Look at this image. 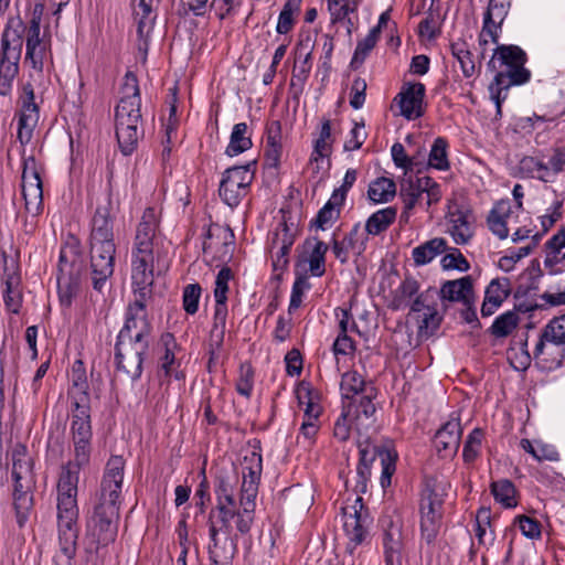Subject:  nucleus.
<instances>
[{
  "label": "nucleus",
  "instance_id": "nucleus-38",
  "mask_svg": "<svg viewBox=\"0 0 565 565\" xmlns=\"http://www.w3.org/2000/svg\"><path fill=\"white\" fill-rule=\"evenodd\" d=\"M448 141L444 137H437L428 153L427 167L446 171L450 168L448 160Z\"/></svg>",
  "mask_w": 565,
  "mask_h": 565
},
{
  "label": "nucleus",
  "instance_id": "nucleus-45",
  "mask_svg": "<svg viewBox=\"0 0 565 565\" xmlns=\"http://www.w3.org/2000/svg\"><path fill=\"white\" fill-rule=\"evenodd\" d=\"M302 0H287L278 17L276 32L287 34L295 25L294 14L300 11Z\"/></svg>",
  "mask_w": 565,
  "mask_h": 565
},
{
  "label": "nucleus",
  "instance_id": "nucleus-58",
  "mask_svg": "<svg viewBox=\"0 0 565 565\" xmlns=\"http://www.w3.org/2000/svg\"><path fill=\"white\" fill-rule=\"evenodd\" d=\"M544 338H550L554 344H565V315L554 318L544 328Z\"/></svg>",
  "mask_w": 565,
  "mask_h": 565
},
{
  "label": "nucleus",
  "instance_id": "nucleus-17",
  "mask_svg": "<svg viewBox=\"0 0 565 565\" xmlns=\"http://www.w3.org/2000/svg\"><path fill=\"white\" fill-rule=\"evenodd\" d=\"M302 247L303 253L298 255L296 267L308 263L312 276H323L326 273V254L329 249L328 244L313 236L306 238Z\"/></svg>",
  "mask_w": 565,
  "mask_h": 565
},
{
  "label": "nucleus",
  "instance_id": "nucleus-21",
  "mask_svg": "<svg viewBox=\"0 0 565 565\" xmlns=\"http://www.w3.org/2000/svg\"><path fill=\"white\" fill-rule=\"evenodd\" d=\"M111 194H108L106 205L97 206L92 220L89 242H114V221L110 216Z\"/></svg>",
  "mask_w": 565,
  "mask_h": 565
},
{
  "label": "nucleus",
  "instance_id": "nucleus-13",
  "mask_svg": "<svg viewBox=\"0 0 565 565\" xmlns=\"http://www.w3.org/2000/svg\"><path fill=\"white\" fill-rule=\"evenodd\" d=\"M21 109L18 120V139L21 143L31 140L34 127L39 121V106L35 103L34 89L31 83L23 85V94L20 97Z\"/></svg>",
  "mask_w": 565,
  "mask_h": 565
},
{
  "label": "nucleus",
  "instance_id": "nucleus-31",
  "mask_svg": "<svg viewBox=\"0 0 565 565\" xmlns=\"http://www.w3.org/2000/svg\"><path fill=\"white\" fill-rule=\"evenodd\" d=\"M397 215V209L388 206L373 213L365 223V233L367 235H380L385 232L394 222Z\"/></svg>",
  "mask_w": 565,
  "mask_h": 565
},
{
  "label": "nucleus",
  "instance_id": "nucleus-4",
  "mask_svg": "<svg viewBox=\"0 0 565 565\" xmlns=\"http://www.w3.org/2000/svg\"><path fill=\"white\" fill-rule=\"evenodd\" d=\"M445 495V483L431 476L424 478L419 505L420 536L427 545H433L439 534Z\"/></svg>",
  "mask_w": 565,
  "mask_h": 565
},
{
  "label": "nucleus",
  "instance_id": "nucleus-29",
  "mask_svg": "<svg viewBox=\"0 0 565 565\" xmlns=\"http://www.w3.org/2000/svg\"><path fill=\"white\" fill-rule=\"evenodd\" d=\"M138 124L134 121L115 122L116 138L124 156H130L137 148L139 139Z\"/></svg>",
  "mask_w": 565,
  "mask_h": 565
},
{
  "label": "nucleus",
  "instance_id": "nucleus-49",
  "mask_svg": "<svg viewBox=\"0 0 565 565\" xmlns=\"http://www.w3.org/2000/svg\"><path fill=\"white\" fill-rule=\"evenodd\" d=\"M484 433L481 428H475L463 444L462 458L467 463L473 462L479 456Z\"/></svg>",
  "mask_w": 565,
  "mask_h": 565
},
{
  "label": "nucleus",
  "instance_id": "nucleus-16",
  "mask_svg": "<svg viewBox=\"0 0 565 565\" xmlns=\"http://www.w3.org/2000/svg\"><path fill=\"white\" fill-rule=\"evenodd\" d=\"M126 87H131L132 94L122 97L115 108V122L141 120V98L137 76L132 72L125 75Z\"/></svg>",
  "mask_w": 565,
  "mask_h": 565
},
{
  "label": "nucleus",
  "instance_id": "nucleus-52",
  "mask_svg": "<svg viewBox=\"0 0 565 565\" xmlns=\"http://www.w3.org/2000/svg\"><path fill=\"white\" fill-rule=\"evenodd\" d=\"M511 294V282L507 277L495 278L490 281L484 291V297L490 298L493 301V298L498 300V305H502V302L510 296Z\"/></svg>",
  "mask_w": 565,
  "mask_h": 565
},
{
  "label": "nucleus",
  "instance_id": "nucleus-64",
  "mask_svg": "<svg viewBox=\"0 0 565 565\" xmlns=\"http://www.w3.org/2000/svg\"><path fill=\"white\" fill-rule=\"evenodd\" d=\"M232 269L227 266L222 267L216 275L214 298L220 299V302L222 300H227L228 281L232 279Z\"/></svg>",
  "mask_w": 565,
  "mask_h": 565
},
{
  "label": "nucleus",
  "instance_id": "nucleus-59",
  "mask_svg": "<svg viewBox=\"0 0 565 565\" xmlns=\"http://www.w3.org/2000/svg\"><path fill=\"white\" fill-rule=\"evenodd\" d=\"M440 264L445 270L456 269L459 271H468L470 268L469 262L458 248H451V253L446 254L441 258Z\"/></svg>",
  "mask_w": 565,
  "mask_h": 565
},
{
  "label": "nucleus",
  "instance_id": "nucleus-33",
  "mask_svg": "<svg viewBox=\"0 0 565 565\" xmlns=\"http://www.w3.org/2000/svg\"><path fill=\"white\" fill-rule=\"evenodd\" d=\"M248 126L246 122H238L234 125L230 142L225 149V154L235 157L253 147V141L249 136H246Z\"/></svg>",
  "mask_w": 565,
  "mask_h": 565
},
{
  "label": "nucleus",
  "instance_id": "nucleus-6",
  "mask_svg": "<svg viewBox=\"0 0 565 565\" xmlns=\"http://www.w3.org/2000/svg\"><path fill=\"white\" fill-rule=\"evenodd\" d=\"M90 280L93 289L103 294L110 287L109 278L115 269L116 245L114 242H89Z\"/></svg>",
  "mask_w": 565,
  "mask_h": 565
},
{
  "label": "nucleus",
  "instance_id": "nucleus-24",
  "mask_svg": "<svg viewBox=\"0 0 565 565\" xmlns=\"http://www.w3.org/2000/svg\"><path fill=\"white\" fill-rule=\"evenodd\" d=\"M370 522L371 520L367 512L363 513L355 510L347 516L343 529L350 542L354 543V546L365 541L369 534Z\"/></svg>",
  "mask_w": 565,
  "mask_h": 565
},
{
  "label": "nucleus",
  "instance_id": "nucleus-35",
  "mask_svg": "<svg viewBox=\"0 0 565 565\" xmlns=\"http://www.w3.org/2000/svg\"><path fill=\"white\" fill-rule=\"evenodd\" d=\"M396 194L395 182L386 177L377 178L367 189V198L374 203H387Z\"/></svg>",
  "mask_w": 565,
  "mask_h": 565
},
{
  "label": "nucleus",
  "instance_id": "nucleus-10",
  "mask_svg": "<svg viewBox=\"0 0 565 565\" xmlns=\"http://www.w3.org/2000/svg\"><path fill=\"white\" fill-rule=\"evenodd\" d=\"M381 525L383 529L382 545L385 565H402L405 558L402 522L385 516L381 520Z\"/></svg>",
  "mask_w": 565,
  "mask_h": 565
},
{
  "label": "nucleus",
  "instance_id": "nucleus-56",
  "mask_svg": "<svg viewBox=\"0 0 565 565\" xmlns=\"http://www.w3.org/2000/svg\"><path fill=\"white\" fill-rule=\"evenodd\" d=\"M399 195L404 202L406 211H412L422 193L418 186H416L415 180L408 178L401 181Z\"/></svg>",
  "mask_w": 565,
  "mask_h": 565
},
{
  "label": "nucleus",
  "instance_id": "nucleus-15",
  "mask_svg": "<svg viewBox=\"0 0 565 565\" xmlns=\"http://www.w3.org/2000/svg\"><path fill=\"white\" fill-rule=\"evenodd\" d=\"M13 484V507L19 527H23L33 510L34 501L31 489L34 484L33 476L23 477L19 473L12 475Z\"/></svg>",
  "mask_w": 565,
  "mask_h": 565
},
{
  "label": "nucleus",
  "instance_id": "nucleus-48",
  "mask_svg": "<svg viewBox=\"0 0 565 565\" xmlns=\"http://www.w3.org/2000/svg\"><path fill=\"white\" fill-rule=\"evenodd\" d=\"M227 300L215 299V310H214V324L211 331V337L215 339V347L218 349L223 344L224 333H225V323L227 317Z\"/></svg>",
  "mask_w": 565,
  "mask_h": 565
},
{
  "label": "nucleus",
  "instance_id": "nucleus-23",
  "mask_svg": "<svg viewBox=\"0 0 565 565\" xmlns=\"http://www.w3.org/2000/svg\"><path fill=\"white\" fill-rule=\"evenodd\" d=\"M282 220L273 234L270 249L274 250L278 245L292 247L297 236L300 233L298 224L292 221L291 213L285 209L280 210Z\"/></svg>",
  "mask_w": 565,
  "mask_h": 565
},
{
  "label": "nucleus",
  "instance_id": "nucleus-3",
  "mask_svg": "<svg viewBox=\"0 0 565 565\" xmlns=\"http://www.w3.org/2000/svg\"><path fill=\"white\" fill-rule=\"evenodd\" d=\"M141 327L134 339L116 340L114 348L115 366L118 372L124 373L132 382L138 381L143 371V362L150 348V335L152 324L148 316L140 318Z\"/></svg>",
  "mask_w": 565,
  "mask_h": 565
},
{
  "label": "nucleus",
  "instance_id": "nucleus-14",
  "mask_svg": "<svg viewBox=\"0 0 565 565\" xmlns=\"http://www.w3.org/2000/svg\"><path fill=\"white\" fill-rule=\"evenodd\" d=\"M426 87L423 83H405L401 92L395 96L401 109V115L406 119L420 118L425 114L423 106Z\"/></svg>",
  "mask_w": 565,
  "mask_h": 565
},
{
  "label": "nucleus",
  "instance_id": "nucleus-34",
  "mask_svg": "<svg viewBox=\"0 0 565 565\" xmlns=\"http://www.w3.org/2000/svg\"><path fill=\"white\" fill-rule=\"evenodd\" d=\"M57 520L58 523H77L78 507L76 501L77 493L57 491Z\"/></svg>",
  "mask_w": 565,
  "mask_h": 565
},
{
  "label": "nucleus",
  "instance_id": "nucleus-46",
  "mask_svg": "<svg viewBox=\"0 0 565 565\" xmlns=\"http://www.w3.org/2000/svg\"><path fill=\"white\" fill-rule=\"evenodd\" d=\"M519 321V316L514 311H507L495 318L489 332L495 338H505L518 327Z\"/></svg>",
  "mask_w": 565,
  "mask_h": 565
},
{
  "label": "nucleus",
  "instance_id": "nucleus-30",
  "mask_svg": "<svg viewBox=\"0 0 565 565\" xmlns=\"http://www.w3.org/2000/svg\"><path fill=\"white\" fill-rule=\"evenodd\" d=\"M447 249L448 246L446 239L443 237H435L415 247L412 255L415 265L423 266L430 263L437 255Z\"/></svg>",
  "mask_w": 565,
  "mask_h": 565
},
{
  "label": "nucleus",
  "instance_id": "nucleus-8",
  "mask_svg": "<svg viewBox=\"0 0 565 565\" xmlns=\"http://www.w3.org/2000/svg\"><path fill=\"white\" fill-rule=\"evenodd\" d=\"M26 30L24 22L19 15L10 18L7 22L1 36V52H3L4 61L8 64L3 70L7 78L17 75L19 72L23 34Z\"/></svg>",
  "mask_w": 565,
  "mask_h": 565
},
{
  "label": "nucleus",
  "instance_id": "nucleus-39",
  "mask_svg": "<svg viewBox=\"0 0 565 565\" xmlns=\"http://www.w3.org/2000/svg\"><path fill=\"white\" fill-rule=\"evenodd\" d=\"M490 489L492 495L494 497V500L499 502L502 507L508 509L516 507V490L511 480L501 479L498 481H493L490 486Z\"/></svg>",
  "mask_w": 565,
  "mask_h": 565
},
{
  "label": "nucleus",
  "instance_id": "nucleus-61",
  "mask_svg": "<svg viewBox=\"0 0 565 565\" xmlns=\"http://www.w3.org/2000/svg\"><path fill=\"white\" fill-rule=\"evenodd\" d=\"M230 550H226L225 546L222 547V554L217 553L212 548V546H209V559L212 563V565H220L221 558L224 559V565H231L232 561L237 553V535H234L233 537H230Z\"/></svg>",
  "mask_w": 565,
  "mask_h": 565
},
{
  "label": "nucleus",
  "instance_id": "nucleus-27",
  "mask_svg": "<svg viewBox=\"0 0 565 565\" xmlns=\"http://www.w3.org/2000/svg\"><path fill=\"white\" fill-rule=\"evenodd\" d=\"M511 214V206L509 201L499 202L490 212L487 217L489 230L499 239H505L509 236L508 218Z\"/></svg>",
  "mask_w": 565,
  "mask_h": 565
},
{
  "label": "nucleus",
  "instance_id": "nucleus-37",
  "mask_svg": "<svg viewBox=\"0 0 565 565\" xmlns=\"http://www.w3.org/2000/svg\"><path fill=\"white\" fill-rule=\"evenodd\" d=\"M342 205L343 204H340V202H337L333 198H330L318 211L316 217L310 221L309 227L326 231L331 222L339 218Z\"/></svg>",
  "mask_w": 565,
  "mask_h": 565
},
{
  "label": "nucleus",
  "instance_id": "nucleus-9",
  "mask_svg": "<svg viewBox=\"0 0 565 565\" xmlns=\"http://www.w3.org/2000/svg\"><path fill=\"white\" fill-rule=\"evenodd\" d=\"M493 57H497L500 66H505V70L501 72L510 76L511 81L519 83L530 82L532 74L525 67L527 55L520 46L498 44L493 51Z\"/></svg>",
  "mask_w": 565,
  "mask_h": 565
},
{
  "label": "nucleus",
  "instance_id": "nucleus-28",
  "mask_svg": "<svg viewBox=\"0 0 565 565\" xmlns=\"http://www.w3.org/2000/svg\"><path fill=\"white\" fill-rule=\"evenodd\" d=\"M90 459H86L83 462L74 459L62 466V472L57 482V491L60 492H75L77 493V484L79 480V471L82 468L89 463Z\"/></svg>",
  "mask_w": 565,
  "mask_h": 565
},
{
  "label": "nucleus",
  "instance_id": "nucleus-19",
  "mask_svg": "<svg viewBox=\"0 0 565 565\" xmlns=\"http://www.w3.org/2000/svg\"><path fill=\"white\" fill-rule=\"evenodd\" d=\"M461 434L459 418L451 417L435 434L434 445L438 455L443 458L454 456L460 446Z\"/></svg>",
  "mask_w": 565,
  "mask_h": 565
},
{
  "label": "nucleus",
  "instance_id": "nucleus-51",
  "mask_svg": "<svg viewBox=\"0 0 565 565\" xmlns=\"http://www.w3.org/2000/svg\"><path fill=\"white\" fill-rule=\"evenodd\" d=\"M71 418V424H76L81 422H92L89 395L87 391H82L81 395L72 402Z\"/></svg>",
  "mask_w": 565,
  "mask_h": 565
},
{
  "label": "nucleus",
  "instance_id": "nucleus-40",
  "mask_svg": "<svg viewBox=\"0 0 565 565\" xmlns=\"http://www.w3.org/2000/svg\"><path fill=\"white\" fill-rule=\"evenodd\" d=\"M519 173L524 178H537L541 181L548 182L550 168L544 162L534 157H523L518 166Z\"/></svg>",
  "mask_w": 565,
  "mask_h": 565
},
{
  "label": "nucleus",
  "instance_id": "nucleus-41",
  "mask_svg": "<svg viewBox=\"0 0 565 565\" xmlns=\"http://www.w3.org/2000/svg\"><path fill=\"white\" fill-rule=\"evenodd\" d=\"M153 255H135L131 260V279L132 281H153Z\"/></svg>",
  "mask_w": 565,
  "mask_h": 565
},
{
  "label": "nucleus",
  "instance_id": "nucleus-20",
  "mask_svg": "<svg viewBox=\"0 0 565 565\" xmlns=\"http://www.w3.org/2000/svg\"><path fill=\"white\" fill-rule=\"evenodd\" d=\"M435 292L441 300L445 310L447 309V306L445 305L446 301L461 302L463 305L466 302L471 303V300H476L473 280L471 276H465L455 280H446L443 282L439 291L435 290Z\"/></svg>",
  "mask_w": 565,
  "mask_h": 565
},
{
  "label": "nucleus",
  "instance_id": "nucleus-1",
  "mask_svg": "<svg viewBox=\"0 0 565 565\" xmlns=\"http://www.w3.org/2000/svg\"><path fill=\"white\" fill-rule=\"evenodd\" d=\"M120 501L99 497L86 521L85 565H98L99 550L114 543L118 533Z\"/></svg>",
  "mask_w": 565,
  "mask_h": 565
},
{
  "label": "nucleus",
  "instance_id": "nucleus-18",
  "mask_svg": "<svg viewBox=\"0 0 565 565\" xmlns=\"http://www.w3.org/2000/svg\"><path fill=\"white\" fill-rule=\"evenodd\" d=\"M125 460L121 456H111L100 482L99 497L119 500L124 480Z\"/></svg>",
  "mask_w": 565,
  "mask_h": 565
},
{
  "label": "nucleus",
  "instance_id": "nucleus-55",
  "mask_svg": "<svg viewBox=\"0 0 565 565\" xmlns=\"http://www.w3.org/2000/svg\"><path fill=\"white\" fill-rule=\"evenodd\" d=\"M369 239V235L361 232V224L356 223L353 225L351 231L344 236L343 243L347 245V248L354 250L356 255H361L366 249V243Z\"/></svg>",
  "mask_w": 565,
  "mask_h": 565
},
{
  "label": "nucleus",
  "instance_id": "nucleus-57",
  "mask_svg": "<svg viewBox=\"0 0 565 565\" xmlns=\"http://www.w3.org/2000/svg\"><path fill=\"white\" fill-rule=\"evenodd\" d=\"M416 186L420 193H426L428 196L427 205L437 203L441 199L440 185L430 177H423L415 179Z\"/></svg>",
  "mask_w": 565,
  "mask_h": 565
},
{
  "label": "nucleus",
  "instance_id": "nucleus-32",
  "mask_svg": "<svg viewBox=\"0 0 565 565\" xmlns=\"http://www.w3.org/2000/svg\"><path fill=\"white\" fill-rule=\"evenodd\" d=\"M78 540L77 523H58V543L61 552L72 561L76 556Z\"/></svg>",
  "mask_w": 565,
  "mask_h": 565
},
{
  "label": "nucleus",
  "instance_id": "nucleus-53",
  "mask_svg": "<svg viewBox=\"0 0 565 565\" xmlns=\"http://www.w3.org/2000/svg\"><path fill=\"white\" fill-rule=\"evenodd\" d=\"M243 476H247V481L259 482L263 470L262 454L253 450L249 455L244 456Z\"/></svg>",
  "mask_w": 565,
  "mask_h": 565
},
{
  "label": "nucleus",
  "instance_id": "nucleus-60",
  "mask_svg": "<svg viewBox=\"0 0 565 565\" xmlns=\"http://www.w3.org/2000/svg\"><path fill=\"white\" fill-rule=\"evenodd\" d=\"M202 288L199 284H190L183 290V309L188 315H194L199 309Z\"/></svg>",
  "mask_w": 565,
  "mask_h": 565
},
{
  "label": "nucleus",
  "instance_id": "nucleus-11",
  "mask_svg": "<svg viewBox=\"0 0 565 565\" xmlns=\"http://www.w3.org/2000/svg\"><path fill=\"white\" fill-rule=\"evenodd\" d=\"M21 186L26 211L39 214L43 206V184L34 157L23 161Z\"/></svg>",
  "mask_w": 565,
  "mask_h": 565
},
{
  "label": "nucleus",
  "instance_id": "nucleus-2",
  "mask_svg": "<svg viewBox=\"0 0 565 565\" xmlns=\"http://www.w3.org/2000/svg\"><path fill=\"white\" fill-rule=\"evenodd\" d=\"M57 288L61 305L70 307L87 278V267L79 239L71 235L60 250Z\"/></svg>",
  "mask_w": 565,
  "mask_h": 565
},
{
  "label": "nucleus",
  "instance_id": "nucleus-7",
  "mask_svg": "<svg viewBox=\"0 0 565 565\" xmlns=\"http://www.w3.org/2000/svg\"><path fill=\"white\" fill-rule=\"evenodd\" d=\"M256 161L226 169L220 183L218 194L222 201L231 207L241 203L242 196L250 185L255 173Z\"/></svg>",
  "mask_w": 565,
  "mask_h": 565
},
{
  "label": "nucleus",
  "instance_id": "nucleus-25",
  "mask_svg": "<svg viewBox=\"0 0 565 565\" xmlns=\"http://www.w3.org/2000/svg\"><path fill=\"white\" fill-rule=\"evenodd\" d=\"M472 215L469 209H457L450 213L451 234L454 241L458 245L467 244L473 236V231L470 225L469 217Z\"/></svg>",
  "mask_w": 565,
  "mask_h": 565
},
{
  "label": "nucleus",
  "instance_id": "nucleus-44",
  "mask_svg": "<svg viewBox=\"0 0 565 565\" xmlns=\"http://www.w3.org/2000/svg\"><path fill=\"white\" fill-rule=\"evenodd\" d=\"M43 4L34 6L30 25L26 30V55H31L32 51L44 44L40 38V24L43 13Z\"/></svg>",
  "mask_w": 565,
  "mask_h": 565
},
{
  "label": "nucleus",
  "instance_id": "nucleus-36",
  "mask_svg": "<svg viewBox=\"0 0 565 565\" xmlns=\"http://www.w3.org/2000/svg\"><path fill=\"white\" fill-rule=\"evenodd\" d=\"M414 319L418 324L417 335L425 339L433 337L443 322V316L436 307H429L428 311L417 315Z\"/></svg>",
  "mask_w": 565,
  "mask_h": 565
},
{
  "label": "nucleus",
  "instance_id": "nucleus-63",
  "mask_svg": "<svg viewBox=\"0 0 565 565\" xmlns=\"http://www.w3.org/2000/svg\"><path fill=\"white\" fill-rule=\"evenodd\" d=\"M258 492V483L247 481V476L244 475L241 489L239 504L242 509L255 510V499Z\"/></svg>",
  "mask_w": 565,
  "mask_h": 565
},
{
  "label": "nucleus",
  "instance_id": "nucleus-47",
  "mask_svg": "<svg viewBox=\"0 0 565 565\" xmlns=\"http://www.w3.org/2000/svg\"><path fill=\"white\" fill-rule=\"evenodd\" d=\"M214 493L216 498V505H233L236 507L234 498V484L230 478L224 475H218L214 481Z\"/></svg>",
  "mask_w": 565,
  "mask_h": 565
},
{
  "label": "nucleus",
  "instance_id": "nucleus-62",
  "mask_svg": "<svg viewBox=\"0 0 565 565\" xmlns=\"http://www.w3.org/2000/svg\"><path fill=\"white\" fill-rule=\"evenodd\" d=\"M310 284L307 280V277L303 275H297L295 282L291 289L290 302L288 307V312L297 310L302 302L303 291L305 289H309Z\"/></svg>",
  "mask_w": 565,
  "mask_h": 565
},
{
  "label": "nucleus",
  "instance_id": "nucleus-54",
  "mask_svg": "<svg viewBox=\"0 0 565 565\" xmlns=\"http://www.w3.org/2000/svg\"><path fill=\"white\" fill-rule=\"evenodd\" d=\"M341 390L344 392L343 396L349 398V394L358 395L365 392V382L361 374L356 371H348L342 375Z\"/></svg>",
  "mask_w": 565,
  "mask_h": 565
},
{
  "label": "nucleus",
  "instance_id": "nucleus-26",
  "mask_svg": "<svg viewBox=\"0 0 565 565\" xmlns=\"http://www.w3.org/2000/svg\"><path fill=\"white\" fill-rule=\"evenodd\" d=\"M525 83H519L511 81V77L504 75L502 72H497L492 82L489 84L490 99L495 105V117L502 116V104L508 98L509 89L512 86H521Z\"/></svg>",
  "mask_w": 565,
  "mask_h": 565
},
{
  "label": "nucleus",
  "instance_id": "nucleus-5",
  "mask_svg": "<svg viewBox=\"0 0 565 565\" xmlns=\"http://www.w3.org/2000/svg\"><path fill=\"white\" fill-rule=\"evenodd\" d=\"M358 447L360 458L356 467L358 480L354 489L355 492L365 493L367 491L371 468L377 459H380L382 466L381 486L384 489L391 486V479L396 469V451L386 446L374 445L369 440L360 441Z\"/></svg>",
  "mask_w": 565,
  "mask_h": 565
},
{
  "label": "nucleus",
  "instance_id": "nucleus-43",
  "mask_svg": "<svg viewBox=\"0 0 565 565\" xmlns=\"http://www.w3.org/2000/svg\"><path fill=\"white\" fill-rule=\"evenodd\" d=\"M379 39V29H371L369 34L363 40L358 42L352 60L350 62V67L352 70L355 71L361 67L370 52L375 47Z\"/></svg>",
  "mask_w": 565,
  "mask_h": 565
},
{
  "label": "nucleus",
  "instance_id": "nucleus-42",
  "mask_svg": "<svg viewBox=\"0 0 565 565\" xmlns=\"http://www.w3.org/2000/svg\"><path fill=\"white\" fill-rule=\"evenodd\" d=\"M450 51L452 56L459 62L462 74L466 78L473 76L476 72V64L472 60V53L468 49L465 40L450 43Z\"/></svg>",
  "mask_w": 565,
  "mask_h": 565
},
{
  "label": "nucleus",
  "instance_id": "nucleus-50",
  "mask_svg": "<svg viewBox=\"0 0 565 565\" xmlns=\"http://www.w3.org/2000/svg\"><path fill=\"white\" fill-rule=\"evenodd\" d=\"M419 282L413 276L407 275L396 290L393 300V309H399L404 305L405 299H411L413 296L418 295Z\"/></svg>",
  "mask_w": 565,
  "mask_h": 565
},
{
  "label": "nucleus",
  "instance_id": "nucleus-22",
  "mask_svg": "<svg viewBox=\"0 0 565 565\" xmlns=\"http://www.w3.org/2000/svg\"><path fill=\"white\" fill-rule=\"evenodd\" d=\"M71 435L74 445V456L78 461L90 459L92 454V422L71 424Z\"/></svg>",
  "mask_w": 565,
  "mask_h": 565
},
{
  "label": "nucleus",
  "instance_id": "nucleus-12",
  "mask_svg": "<svg viewBox=\"0 0 565 565\" xmlns=\"http://www.w3.org/2000/svg\"><path fill=\"white\" fill-rule=\"evenodd\" d=\"M3 262V276L4 284L3 301L6 308L12 313H19L22 306V292L20 289L21 276L19 273V265L17 262L11 260L9 264V256L4 249L0 252Z\"/></svg>",
  "mask_w": 565,
  "mask_h": 565
}]
</instances>
